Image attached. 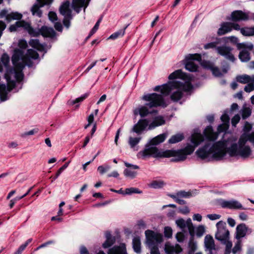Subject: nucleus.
<instances>
[{
  "label": "nucleus",
  "mask_w": 254,
  "mask_h": 254,
  "mask_svg": "<svg viewBox=\"0 0 254 254\" xmlns=\"http://www.w3.org/2000/svg\"><path fill=\"white\" fill-rule=\"evenodd\" d=\"M177 241L179 242H182L184 240V236L182 232H179L176 236Z\"/></svg>",
  "instance_id": "6e6d98bb"
},
{
  "label": "nucleus",
  "mask_w": 254,
  "mask_h": 254,
  "mask_svg": "<svg viewBox=\"0 0 254 254\" xmlns=\"http://www.w3.org/2000/svg\"><path fill=\"white\" fill-rule=\"evenodd\" d=\"M176 223L178 227L182 230L188 228L191 235H193L194 227L192 225L191 220L190 218L188 219L186 221L183 219H180L176 221Z\"/></svg>",
  "instance_id": "f3484780"
},
{
  "label": "nucleus",
  "mask_w": 254,
  "mask_h": 254,
  "mask_svg": "<svg viewBox=\"0 0 254 254\" xmlns=\"http://www.w3.org/2000/svg\"><path fill=\"white\" fill-rule=\"evenodd\" d=\"M248 140L254 144V132L249 135H242L237 143V138L231 136L227 140L219 141L215 143L208 142L196 151L197 156L201 159L209 158L222 159L228 153L230 156H239L242 158H248L251 154L249 146L246 145Z\"/></svg>",
  "instance_id": "f03ea898"
},
{
  "label": "nucleus",
  "mask_w": 254,
  "mask_h": 254,
  "mask_svg": "<svg viewBox=\"0 0 254 254\" xmlns=\"http://www.w3.org/2000/svg\"><path fill=\"white\" fill-rule=\"evenodd\" d=\"M221 120L223 123L218 127L217 130L219 132L226 131L229 127V117L227 114H223L221 117Z\"/></svg>",
  "instance_id": "393cba45"
},
{
  "label": "nucleus",
  "mask_w": 254,
  "mask_h": 254,
  "mask_svg": "<svg viewBox=\"0 0 254 254\" xmlns=\"http://www.w3.org/2000/svg\"><path fill=\"white\" fill-rule=\"evenodd\" d=\"M90 0H87V2H85V0H73L72 3V7L77 13H79L81 8L84 6V11H85V8L88 6Z\"/></svg>",
  "instance_id": "5701e85b"
},
{
  "label": "nucleus",
  "mask_w": 254,
  "mask_h": 254,
  "mask_svg": "<svg viewBox=\"0 0 254 254\" xmlns=\"http://www.w3.org/2000/svg\"><path fill=\"white\" fill-rule=\"evenodd\" d=\"M245 92L250 93L254 90V84L253 83L250 82L247 84L244 88Z\"/></svg>",
  "instance_id": "09e8293b"
},
{
  "label": "nucleus",
  "mask_w": 254,
  "mask_h": 254,
  "mask_svg": "<svg viewBox=\"0 0 254 254\" xmlns=\"http://www.w3.org/2000/svg\"><path fill=\"white\" fill-rule=\"evenodd\" d=\"M164 235L166 237L170 238L172 235V230L170 227H166L164 229Z\"/></svg>",
  "instance_id": "3c124183"
},
{
  "label": "nucleus",
  "mask_w": 254,
  "mask_h": 254,
  "mask_svg": "<svg viewBox=\"0 0 254 254\" xmlns=\"http://www.w3.org/2000/svg\"><path fill=\"white\" fill-rule=\"evenodd\" d=\"M232 31L231 22H225L221 24L220 28L217 31V34L219 36L223 35Z\"/></svg>",
  "instance_id": "bb28decb"
},
{
  "label": "nucleus",
  "mask_w": 254,
  "mask_h": 254,
  "mask_svg": "<svg viewBox=\"0 0 254 254\" xmlns=\"http://www.w3.org/2000/svg\"><path fill=\"white\" fill-rule=\"evenodd\" d=\"M184 138L182 133H178L173 135L169 139V143L173 144L182 141Z\"/></svg>",
  "instance_id": "f704fd0d"
},
{
  "label": "nucleus",
  "mask_w": 254,
  "mask_h": 254,
  "mask_svg": "<svg viewBox=\"0 0 254 254\" xmlns=\"http://www.w3.org/2000/svg\"><path fill=\"white\" fill-rule=\"evenodd\" d=\"M204 249L205 252L208 254H216L218 248L215 244L213 237L210 235L205 236L204 240Z\"/></svg>",
  "instance_id": "4468645a"
},
{
  "label": "nucleus",
  "mask_w": 254,
  "mask_h": 254,
  "mask_svg": "<svg viewBox=\"0 0 254 254\" xmlns=\"http://www.w3.org/2000/svg\"><path fill=\"white\" fill-rule=\"evenodd\" d=\"M205 232V227L203 226H198L196 230V234L197 236L200 237H201Z\"/></svg>",
  "instance_id": "c03bdc74"
},
{
  "label": "nucleus",
  "mask_w": 254,
  "mask_h": 254,
  "mask_svg": "<svg viewBox=\"0 0 254 254\" xmlns=\"http://www.w3.org/2000/svg\"><path fill=\"white\" fill-rule=\"evenodd\" d=\"M221 216L220 215L216 214H208L207 215V217L211 220L218 219Z\"/></svg>",
  "instance_id": "864d4df0"
},
{
  "label": "nucleus",
  "mask_w": 254,
  "mask_h": 254,
  "mask_svg": "<svg viewBox=\"0 0 254 254\" xmlns=\"http://www.w3.org/2000/svg\"><path fill=\"white\" fill-rule=\"evenodd\" d=\"M204 133L206 137L210 141H213L217 139L218 134L217 133L214 132L211 127H208L204 130Z\"/></svg>",
  "instance_id": "cd10ccee"
},
{
  "label": "nucleus",
  "mask_w": 254,
  "mask_h": 254,
  "mask_svg": "<svg viewBox=\"0 0 254 254\" xmlns=\"http://www.w3.org/2000/svg\"><path fill=\"white\" fill-rule=\"evenodd\" d=\"M54 27L55 29L59 31H62L63 29V26L61 23L60 22H56L55 23Z\"/></svg>",
  "instance_id": "13d9d810"
},
{
  "label": "nucleus",
  "mask_w": 254,
  "mask_h": 254,
  "mask_svg": "<svg viewBox=\"0 0 254 254\" xmlns=\"http://www.w3.org/2000/svg\"><path fill=\"white\" fill-rule=\"evenodd\" d=\"M124 174L126 177L133 179L135 177L137 173L129 169H126L124 171Z\"/></svg>",
  "instance_id": "58836bf2"
},
{
  "label": "nucleus",
  "mask_w": 254,
  "mask_h": 254,
  "mask_svg": "<svg viewBox=\"0 0 254 254\" xmlns=\"http://www.w3.org/2000/svg\"><path fill=\"white\" fill-rule=\"evenodd\" d=\"M61 14L64 16L63 23L66 28L70 26V21L72 18L71 10L70 8V2L66 1L64 2L60 7Z\"/></svg>",
  "instance_id": "9d476101"
},
{
  "label": "nucleus",
  "mask_w": 254,
  "mask_h": 254,
  "mask_svg": "<svg viewBox=\"0 0 254 254\" xmlns=\"http://www.w3.org/2000/svg\"><path fill=\"white\" fill-rule=\"evenodd\" d=\"M69 164V162H68L66 163L65 164H64L62 167H61L57 171L55 177L54 178V180L58 178V177L60 175V174L62 173V172L68 166Z\"/></svg>",
  "instance_id": "37998d69"
},
{
  "label": "nucleus",
  "mask_w": 254,
  "mask_h": 254,
  "mask_svg": "<svg viewBox=\"0 0 254 254\" xmlns=\"http://www.w3.org/2000/svg\"><path fill=\"white\" fill-rule=\"evenodd\" d=\"M241 33L245 36H254V26L252 27H246L242 28Z\"/></svg>",
  "instance_id": "c756f323"
},
{
  "label": "nucleus",
  "mask_w": 254,
  "mask_h": 254,
  "mask_svg": "<svg viewBox=\"0 0 254 254\" xmlns=\"http://www.w3.org/2000/svg\"><path fill=\"white\" fill-rule=\"evenodd\" d=\"M221 39L222 40H224L225 41H226V40H229L231 43L233 44H237V45L238 44L237 43L238 42V38L234 36L226 37Z\"/></svg>",
  "instance_id": "de8ad7c7"
},
{
  "label": "nucleus",
  "mask_w": 254,
  "mask_h": 254,
  "mask_svg": "<svg viewBox=\"0 0 254 254\" xmlns=\"http://www.w3.org/2000/svg\"><path fill=\"white\" fill-rule=\"evenodd\" d=\"M22 15L17 12H11L6 16V20L10 21L12 20H20L21 19Z\"/></svg>",
  "instance_id": "72a5a7b5"
},
{
  "label": "nucleus",
  "mask_w": 254,
  "mask_h": 254,
  "mask_svg": "<svg viewBox=\"0 0 254 254\" xmlns=\"http://www.w3.org/2000/svg\"><path fill=\"white\" fill-rule=\"evenodd\" d=\"M97 254H105L103 251H100ZM108 254H127L125 245L114 247L109 250Z\"/></svg>",
  "instance_id": "a878e982"
},
{
  "label": "nucleus",
  "mask_w": 254,
  "mask_h": 254,
  "mask_svg": "<svg viewBox=\"0 0 254 254\" xmlns=\"http://www.w3.org/2000/svg\"><path fill=\"white\" fill-rule=\"evenodd\" d=\"M223 243L225 244L226 246V251L228 252H230V250L231 249L232 246V243L231 242L229 241V239L227 240L226 243Z\"/></svg>",
  "instance_id": "bf43d9fd"
},
{
  "label": "nucleus",
  "mask_w": 254,
  "mask_h": 254,
  "mask_svg": "<svg viewBox=\"0 0 254 254\" xmlns=\"http://www.w3.org/2000/svg\"><path fill=\"white\" fill-rule=\"evenodd\" d=\"M193 220L200 222L202 220V217L199 214H195L193 216Z\"/></svg>",
  "instance_id": "69168bd1"
},
{
  "label": "nucleus",
  "mask_w": 254,
  "mask_h": 254,
  "mask_svg": "<svg viewBox=\"0 0 254 254\" xmlns=\"http://www.w3.org/2000/svg\"><path fill=\"white\" fill-rule=\"evenodd\" d=\"M252 128V126L250 124H249L248 122H246L244 127V130L245 131H249Z\"/></svg>",
  "instance_id": "338daca9"
},
{
  "label": "nucleus",
  "mask_w": 254,
  "mask_h": 254,
  "mask_svg": "<svg viewBox=\"0 0 254 254\" xmlns=\"http://www.w3.org/2000/svg\"><path fill=\"white\" fill-rule=\"evenodd\" d=\"M29 44L32 47L40 51H43L44 49V46L39 43V40L37 39L31 40Z\"/></svg>",
  "instance_id": "2f4dec72"
},
{
  "label": "nucleus",
  "mask_w": 254,
  "mask_h": 254,
  "mask_svg": "<svg viewBox=\"0 0 254 254\" xmlns=\"http://www.w3.org/2000/svg\"><path fill=\"white\" fill-rule=\"evenodd\" d=\"M165 121L162 116L155 117L149 124L146 119L139 120L138 122L133 126L130 131V133H136L138 135L137 136L130 135L128 137V143L130 148L134 151L138 150L137 145L142 139L141 136H139V135L148 126V129L151 130L156 127L162 126L165 124Z\"/></svg>",
  "instance_id": "20e7f679"
},
{
  "label": "nucleus",
  "mask_w": 254,
  "mask_h": 254,
  "mask_svg": "<svg viewBox=\"0 0 254 254\" xmlns=\"http://www.w3.org/2000/svg\"><path fill=\"white\" fill-rule=\"evenodd\" d=\"M88 94H85L81 96V97L76 98L74 100L70 101L69 104L73 105V104H76V103L81 102V101H83L88 96Z\"/></svg>",
  "instance_id": "a18cd8bd"
},
{
  "label": "nucleus",
  "mask_w": 254,
  "mask_h": 254,
  "mask_svg": "<svg viewBox=\"0 0 254 254\" xmlns=\"http://www.w3.org/2000/svg\"><path fill=\"white\" fill-rule=\"evenodd\" d=\"M141 193V191L138 189L135 188H130L126 189L125 190L126 194H130L131 193Z\"/></svg>",
  "instance_id": "79ce46f5"
},
{
  "label": "nucleus",
  "mask_w": 254,
  "mask_h": 254,
  "mask_svg": "<svg viewBox=\"0 0 254 254\" xmlns=\"http://www.w3.org/2000/svg\"><path fill=\"white\" fill-rule=\"evenodd\" d=\"M217 232L215 234V238L222 243H226L229 239V232L226 228V223L222 221L216 224Z\"/></svg>",
  "instance_id": "9b49d317"
},
{
  "label": "nucleus",
  "mask_w": 254,
  "mask_h": 254,
  "mask_svg": "<svg viewBox=\"0 0 254 254\" xmlns=\"http://www.w3.org/2000/svg\"><path fill=\"white\" fill-rule=\"evenodd\" d=\"M19 27L23 28L32 36H37L38 34L33 28L31 27L30 25L28 23L24 21H18L16 22L15 24L10 26L9 30L10 32H14L16 31L17 28Z\"/></svg>",
  "instance_id": "ddd939ff"
},
{
  "label": "nucleus",
  "mask_w": 254,
  "mask_h": 254,
  "mask_svg": "<svg viewBox=\"0 0 254 254\" xmlns=\"http://www.w3.org/2000/svg\"><path fill=\"white\" fill-rule=\"evenodd\" d=\"M251 76L248 74H242L237 76L236 80L242 84H248L251 82Z\"/></svg>",
  "instance_id": "c85d7f7f"
},
{
  "label": "nucleus",
  "mask_w": 254,
  "mask_h": 254,
  "mask_svg": "<svg viewBox=\"0 0 254 254\" xmlns=\"http://www.w3.org/2000/svg\"><path fill=\"white\" fill-rule=\"evenodd\" d=\"M221 38H216L215 41L205 44L204 46V48L205 49H215L217 54L223 56L226 59L231 62H234L235 60V58L232 53L233 49L226 45L218 46V44L221 43Z\"/></svg>",
  "instance_id": "0eeeda50"
},
{
  "label": "nucleus",
  "mask_w": 254,
  "mask_h": 254,
  "mask_svg": "<svg viewBox=\"0 0 254 254\" xmlns=\"http://www.w3.org/2000/svg\"><path fill=\"white\" fill-rule=\"evenodd\" d=\"M201 60L200 55L198 54H189L186 57L185 59L183 61L185 65V68L187 70L194 72L197 69L198 66L194 63V61L196 60L200 62Z\"/></svg>",
  "instance_id": "1a4fd4ad"
},
{
  "label": "nucleus",
  "mask_w": 254,
  "mask_h": 254,
  "mask_svg": "<svg viewBox=\"0 0 254 254\" xmlns=\"http://www.w3.org/2000/svg\"><path fill=\"white\" fill-rule=\"evenodd\" d=\"M19 49L14 50L12 57L13 65L20 70H23L25 65L30 66L32 64L31 59H37L39 55L37 52L32 49H28L26 54L23 50L27 47V43L24 40H19L18 43Z\"/></svg>",
  "instance_id": "39448f33"
},
{
  "label": "nucleus",
  "mask_w": 254,
  "mask_h": 254,
  "mask_svg": "<svg viewBox=\"0 0 254 254\" xmlns=\"http://www.w3.org/2000/svg\"><path fill=\"white\" fill-rule=\"evenodd\" d=\"M125 166L127 168H131L133 169H138L139 167L135 165H132L127 162H124Z\"/></svg>",
  "instance_id": "052dcab7"
},
{
  "label": "nucleus",
  "mask_w": 254,
  "mask_h": 254,
  "mask_svg": "<svg viewBox=\"0 0 254 254\" xmlns=\"http://www.w3.org/2000/svg\"><path fill=\"white\" fill-rule=\"evenodd\" d=\"M191 195V193L189 191H180L178 192V196H179V197L189 198L190 197Z\"/></svg>",
  "instance_id": "49530a36"
},
{
  "label": "nucleus",
  "mask_w": 254,
  "mask_h": 254,
  "mask_svg": "<svg viewBox=\"0 0 254 254\" xmlns=\"http://www.w3.org/2000/svg\"><path fill=\"white\" fill-rule=\"evenodd\" d=\"M165 251L168 254H174L181 253L182 251V249L178 244L173 246L167 243L165 246Z\"/></svg>",
  "instance_id": "b1692460"
},
{
  "label": "nucleus",
  "mask_w": 254,
  "mask_h": 254,
  "mask_svg": "<svg viewBox=\"0 0 254 254\" xmlns=\"http://www.w3.org/2000/svg\"><path fill=\"white\" fill-rule=\"evenodd\" d=\"M110 168V166L106 164L104 165L99 166L97 168V170L99 171L100 174L103 175V174L107 172Z\"/></svg>",
  "instance_id": "ea45409f"
},
{
  "label": "nucleus",
  "mask_w": 254,
  "mask_h": 254,
  "mask_svg": "<svg viewBox=\"0 0 254 254\" xmlns=\"http://www.w3.org/2000/svg\"><path fill=\"white\" fill-rule=\"evenodd\" d=\"M247 21L252 20L254 21V13H252L250 11L247 12Z\"/></svg>",
  "instance_id": "e2e57ef3"
},
{
  "label": "nucleus",
  "mask_w": 254,
  "mask_h": 254,
  "mask_svg": "<svg viewBox=\"0 0 254 254\" xmlns=\"http://www.w3.org/2000/svg\"><path fill=\"white\" fill-rule=\"evenodd\" d=\"M247 12L242 10H235L231 14V19L234 22L247 21Z\"/></svg>",
  "instance_id": "6ab92c4d"
},
{
  "label": "nucleus",
  "mask_w": 254,
  "mask_h": 254,
  "mask_svg": "<svg viewBox=\"0 0 254 254\" xmlns=\"http://www.w3.org/2000/svg\"><path fill=\"white\" fill-rule=\"evenodd\" d=\"M146 243L149 247L156 246V245L162 241L161 234L155 233L152 230H147L145 232Z\"/></svg>",
  "instance_id": "f8f14e48"
},
{
  "label": "nucleus",
  "mask_w": 254,
  "mask_h": 254,
  "mask_svg": "<svg viewBox=\"0 0 254 254\" xmlns=\"http://www.w3.org/2000/svg\"><path fill=\"white\" fill-rule=\"evenodd\" d=\"M9 58L6 54L2 55L0 62V72L2 71L3 68L6 70L4 74L5 78L8 83H11L12 87H15V82L21 81L23 77L22 70H20L14 65V68L9 67Z\"/></svg>",
  "instance_id": "423d86ee"
},
{
  "label": "nucleus",
  "mask_w": 254,
  "mask_h": 254,
  "mask_svg": "<svg viewBox=\"0 0 254 254\" xmlns=\"http://www.w3.org/2000/svg\"><path fill=\"white\" fill-rule=\"evenodd\" d=\"M168 78L170 80H174L162 86H157L154 89L156 91H160L161 94L153 93L144 95L142 97V99L146 103L144 106H139L134 110L135 115L139 114L141 117H144L153 113L156 111L152 108L158 106L166 107L163 96L168 95L171 93V100L177 102L192 88L191 84L192 77L190 74L183 72L181 69L175 70L170 74Z\"/></svg>",
  "instance_id": "f257e3e1"
},
{
  "label": "nucleus",
  "mask_w": 254,
  "mask_h": 254,
  "mask_svg": "<svg viewBox=\"0 0 254 254\" xmlns=\"http://www.w3.org/2000/svg\"><path fill=\"white\" fill-rule=\"evenodd\" d=\"M167 137L166 133L159 134L150 139L145 146L144 149L138 153V157L145 158L148 157L154 158L174 157L173 161L175 162L184 161L188 155L191 154L195 148L204 141L203 136L200 133H194L190 137L191 144H188L184 149L175 150H159L156 145L163 142Z\"/></svg>",
  "instance_id": "7ed1b4c3"
},
{
  "label": "nucleus",
  "mask_w": 254,
  "mask_h": 254,
  "mask_svg": "<svg viewBox=\"0 0 254 254\" xmlns=\"http://www.w3.org/2000/svg\"><path fill=\"white\" fill-rule=\"evenodd\" d=\"M151 254H160L158 249L156 246L149 247Z\"/></svg>",
  "instance_id": "4d7b16f0"
},
{
  "label": "nucleus",
  "mask_w": 254,
  "mask_h": 254,
  "mask_svg": "<svg viewBox=\"0 0 254 254\" xmlns=\"http://www.w3.org/2000/svg\"><path fill=\"white\" fill-rule=\"evenodd\" d=\"M227 222L228 224L231 227H234L236 224L235 220L232 218H229L227 220Z\"/></svg>",
  "instance_id": "0e129e2a"
},
{
  "label": "nucleus",
  "mask_w": 254,
  "mask_h": 254,
  "mask_svg": "<svg viewBox=\"0 0 254 254\" xmlns=\"http://www.w3.org/2000/svg\"><path fill=\"white\" fill-rule=\"evenodd\" d=\"M220 205L223 208L230 209H245L240 202L235 199L230 200H222L220 202Z\"/></svg>",
  "instance_id": "2eb2a0df"
},
{
  "label": "nucleus",
  "mask_w": 254,
  "mask_h": 254,
  "mask_svg": "<svg viewBox=\"0 0 254 254\" xmlns=\"http://www.w3.org/2000/svg\"><path fill=\"white\" fill-rule=\"evenodd\" d=\"M80 254H89L87 249L84 246L81 247L80 249Z\"/></svg>",
  "instance_id": "680f3d73"
},
{
  "label": "nucleus",
  "mask_w": 254,
  "mask_h": 254,
  "mask_svg": "<svg viewBox=\"0 0 254 254\" xmlns=\"http://www.w3.org/2000/svg\"><path fill=\"white\" fill-rule=\"evenodd\" d=\"M50 20L53 22L57 20V16L55 12L50 11L48 14Z\"/></svg>",
  "instance_id": "603ef678"
},
{
  "label": "nucleus",
  "mask_w": 254,
  "mask_h": 254,
  "mask_svg": "<svg viewBox=\"0 0 254 254\" xmlns=\"http://www.w3.org/2000/svg\"><path fill=\"white\" fill-rule=\"evenodd\" d=\"M32 242V239H29L23 244L21 245L17 249V250L14 253V254H21L22 252L25 250L26 247Z\"/></svg>",
  "instance_id": "4c0bfd02"
},
{
  "label": "nucleus",
  "mask_w": 254,
  "mask_h": 254,
  "mask_svg": "<svg viewBox=\"0 0 254 254\" xmlns=\"http://www.w3.org/2000/svg\"><path fill=\"white\" fill-rule=\"evenodd\" d=\"M115 242V238L106 239V241L103 244L102 246L105 249L108 248L113 245Z\"/></svg>",
  "instance_id": "a19ab883"
},
{
  "label": "nucleus",
  "mask_w": 254,
  "mask_h": 254,
  "mask_svg": "<svg viewBox=\"0 0 254 254\" xmlns=\"http://www.w3.org/2000/svg\"><path fill=\"white\" fill-rule=\"evenodd\" d=\"M8 87L5 84H0V99L1 101H4L8 99L7 93L14 87H12L11 83L7 82Z\"/></svg>",
  "instance_id": "aec40b11"
},
{
  "label": "nucleus",
  "mask_w": 254,
  "mask_h": 254,
  "mask_svg": "<svg viewBox=\"0 0 254 254\" xmlns=\"http://www.w3.org/2000/svg\"><path fill=\"white\" fill-rule=\"evenodd\" d=\"M201 64L206 68L210 69L215 76L220 77L223 75V73L221 72L220 69L217 67H214V65L212 63L204 61L201 63Z\"/></svg>",
  "instance_id": "4be33fe9"
},
{
  "label": "nucleus",
  "mask_w": 254,
  "mask_h": 254,
  "mask_svg": "<svg viewBox=\"0 0 254 254\" xmlns=\"http://www.w3.org/2000/svg\"><path fill=\"white\" fill-rule=\"evenodd\" d=\"M34 30L38 33L37 36H35L34 37H37L40 34L44 37H53L55 35L54 30L52 28L48 27L47 26H42L39 30H36L34 29Z\"/></svg>",
  "instance_id": "412c9836"
},
{
  "label": "nucleus",
  "mask_w": 254,
  "mask_h": 254,
  "mask_svg": "<svg viewBox=\"0 0 254 254\" xmlns=\"http://www.w3.org/2000/svg\"><path fill=\"white\" fill-rule=\"evenodd\" d=\"M238 49L241 50L239 58L242 62H248L251 58L249 52L253 50L254 45L252 43H239L237 45Z\"/></svg>",
  "instance_id": "6e6552de"
},
{
  "label": "nucleus",
  "mask_w": 254,
  "mask_h": 254,
  "mask_svg": "<svg viewBox=\"0 0 254 254\" xmlns=\"http://www.w3.org/2000/svg\"><path fill=\"white\" fill-rule=\"evenodd\" d=\"M231 26L232 30L234 29L236 30H240L241 31L242 28L240 27V26L239 24L235 22H231Z\"/></svg>",
  "instance_id": "5fc2aeb1"
},
{
  "label": "nucleus",
  "mask_w": 254,
  "mask_h": 254,
  "mask_svg": "<svg viewBox=\"0 0 254 254\" xmlns=\"http://www.w3.org/2000/svg\"><path fill=\"white\" fill-rule=\"evenodd\" d=\"M140 240L139 237H134L132 240L133 248L136 253L141 252Z\"/></svg>",
  "instance_id": "7c9ffc66"
},
{
  "label": "nucleus",
  "mask_w": 254,
  "mask_h": 254,
  "mask_svg": "<svg viewBox=\"0 0 254 254\" xmlns=\"http://www.w3.org/2000/svg\"><path fill=\"white\" fill-rule=\"evenodd\" d=\"M165 184V183L162 181H153L149 184V187L155 189H157L163 188Z\"/></svg>",
  "instance_id": "c9c22d12"
},
{
  "label": "nucleus",
  "mask_w": 254,
  "mask_h": 254,
  "mask_svg": "<svg viewBox=\"0 0 254 254\" xmlns=\"http://www.w3.org/2000/svg\"><path fill=\"white\" fill-rule=\"evenodd\" d=\"M239 218L242 220H246L248 216L244 212H241L239 214Z\"/></svg>",
  "instance_id": "774afa93"
},
{
  "label": "nucleus",
  "mask_w": 254,
  "mask_h": 254,
  "mask_svg": "<svg viewBox=\"0 0 254 254\" xmlns=\"http://www.w3.org/2000/svg\"><path fill=\"white\" fill-rule=\"evenodd\" d=\"M240 120V116L239 115H236L232 119L231 123L232 125L234 127H236V125L239 123Z\"/></svg>",
  "instance_id": "8fccbe9b"
},
{
  "label": "nucleus",
  "mask_w": 254,
  "mask_h": 254,
  "mask_svg": "<svg viewBox=\"0 0 254 254\" xmlns=\"http://www.w3.org/2000/svg\"><path fill=\"white\" fill-rule=\"evenodd\" d=\"M126 27H125L124 29H121L118 31L112 34L109 37V39H116L120 37H123L125 33V29Z\"/></svg>",
  "instance_id": "e433bc0d"
},
{
  "label": "nucleus",
  "mask_w": 254,
  "mask_h": 254,
  "mask_svg": "<svg viewBox=\"0 0 254 254\" xmlns=\"http://www.w3.org/2000/svg\"><path fill=\"white\" fill-rule=\"evenodd\" d=\"M38 4H35L31 8V12L33 15H36L39 17L42 16V11L40 9V7L46 4H51L53 0H37Z\"/></svg>",
  "instance_id": "a211bd4d"
},
{
  "label": "nucleus",
  "mask_w": 254,
  "mask_h": 254,
  "mask_svg": "<svg viewBox=\"0 0 254 254\" xmlns=\"http://www.w3.org/2000/svg\"><path fill=\"white\" fill-rule=\"evenodd\" d=\"M252 229L249 228L244 223L238 225L236 228V238L238 240L244 237L247 234H251Z\"/></svg>",
  "instance_id": "dca6fc26"
},
{
  "label": "nucleus",
  "mask_w": 254,
  "mask_h": 254,
  "mask_svg": "<svg viewBox=\"0 0 254 254\" xmlns=\"http://www.w3.org/2000/svg\"><path fill=\"white\" fill-rule=\"evenodd\" d=\"M242 117L243 119H246L248 118L252 114V109L250 107H248L246 106H243L242 109L241 110Z\"/></svg>",
  "instance_id": "473e14b6"
}]
</instances>
